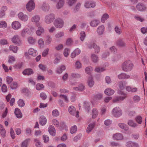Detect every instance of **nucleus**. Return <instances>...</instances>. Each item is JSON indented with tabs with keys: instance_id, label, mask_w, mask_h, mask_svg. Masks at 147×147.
<instances>
[{
	"instance_id": "obj_48",
	"label": "nucleus",
	"mask_w": 147,
	"mask_h": 147,
	"mask_svg": "<svg viewBox=\"0 0 147 147\" xmlns=\"http://www.w3.org/2000/svg\"><path fill=\"white\" fill-rule=\"evenodd\" d=\"M77 127L76 125L71 127L70 130L71 134H73L76 133L77 130Z\"/></svg>"
},
{
	"instance_id": "obj_9",
	"label": "nucleus",
	"mask_w": 147,
	"mask_h": 147,
	"mask_svg": "<svg viewBox=\"0 0 147 147\" xmlns=\"http://www.w3.org/2000/svg\"><path fill=\"white\" fill-rule=\"evenodd\" d=\"M68 111L69 113L71 115H76V117H79V112L78 111H76V108L74 106H70L69 107Z\"/></svg>"
},
{
	"instance_id": "obj_8",
	"label": "nucleus",
	"mask_w": 147,
	"mask_h": 147,
	"mask_svg": "<svg viewBox=\"0 0 147 147\" xmlns=\"http://www.w3.org/2000/svg\"><path fill=\"white\" fill-rule=\"evenodd\" d=\"M11 40L13 43L17 45H20L22 44L20 37L17 35H14L11 38Z\"/></svg>"
},
{
	"instance_id": "obj_61",
	"label": "nucleus",
	"mask_w": 147,
	"mask_h": 147,
	"mask_svg": "<svg viewBox=\"0 0 147 147\" xmlns=\"http://www.w3.org/2000/svg\"><path fill=\"white\" fill-rule=\"evenodd\" d=\"M64 35V32H58L55 35V37L56 38H59L62 37Z\"/></svg>"
},
{
	"instance_id": "obj_51",
	"label": "nucleus",
	"mask_w": 147,
	"mask_h": 147,
	"mask_svg": "<svg viewBox=\"0 0 147 147\" xmlns=\"http://www.w3.org/2000/svg\"><path fill=\"white\" fill-rule=\"evenodd\" d=\"M136 121L139 124H141L142 122V118L140 116L136 117L135 118Z\"/></svg>"
},
{
	"instance_id": "obj_35",
	"label": "nucleus",
	"mask_w": 147,
	"mask_h": 147,
	"mask_svg": "<svg viewBox=\"0 0 147 147\" xmlns=\"http://www.w3.org/2000/svg\"><path fill=\"white\" fill-rule=\"evenodd\" d=\"M52 37L50 35H47L46 38V40H45V43L47 45L50 44L52 41Z\"/></svg>"
},
{
	"instance_id": "obj_13",
	"label": "nucleus",
	"mask_w": 147,
	"mask_h": 147,
	"mask_svg": "<svg viewBox=\"0 0 147 147\" xmlns=\"http://www.w3.org/2000/svg\"><path fill=\"white\" fill-rule=\"evenodd\" d=\"M18 16L20 19L24 21H26L28 19V16L24 15L22 12L19 13L18 14Z\"/></svg>"
},
{
	"instance_id": "obj_45",
	"label": "nucleus",
	"mask_w": 147,
	"mask_h": 147,
	"mask_svg": "<svg viewBox=\"0 0 147 147\" xmlns=\"http://www.w3.org/2000/svg\"><path fill=\"white\" fill-rule=\"evenodd\" d=\"M59 97L60 98L63 99L66 102L68 103V99L67 96L66 95L64 94H60L59 96Z\"/></svg>"
},
{
	"instance_id": "obj_55",
	"label": "nucleus",
	"mask_w": 147,
	"mask_h": 147,
	"mask_svg": "<svg viewBox=\"0 0 147 147\" xmlns=\"http://www.w3.org/2000/svg\"><path fill=\"white\" fill-rule=\"evenodd\" d=\"M34 141L36 142L35 145L37 147H42V144L38 140L35 139Z\"/></svg>"
},
{
	"instance_id": "obj_38",
	"label": "nucleus",
	"mask_w": 147,
	"mask_h": 147,
	"mask_svg": "<svg viewBox=\"0 0 147 147\" xmlns=\"http://www.w3.org/2000/svg\"><path fill=\"white\" fill-rule=\"evenodd\" d=\"M127 123L129 125L133 127H136L137 126V124L132 120H129Z\"/></svg>"
},
{
	"instance_id": "obj_23",
	"label": "nucleus",
	"mask_w": 147,
	"mask_h": 147,
	"mask_svg": "<svg viewBox=\"0 0 147 147\" xmlns=\"http://www.w3.org/2000/svg\"><path fill=\"white\" fill-rule=\"evenodd\" d=\"M126 146L127 147H138V145L137 143L129 141L127 143Z\"/></svg>"
},
{
	"instance_id": "obj_46",
	"label": "nucleus",
	"mask_w": 147,
	"mask_h": 147,
	"mask_svg": "<svg viewBox=\"0 0 147 147\" xmlns=\"http://www.w3.org/2000/svg\"><path fill=\"white\" fill-rule=\"evenodd\" d=\"M93 69V68L91 66L87 67L85 69L86 72L87 74H90Z\"/></svg>"
},
{
	"instance_id": "obj_11",
	"label": "nucleus",
	"mask_w": 147,
	"mask_h": 147,
	"mask_svg": "<svg viewBox=\"0 0 147 147\" xmlns=\"http://www.w3.org/2000/svg\"><path fill=\"white\" fill-rule=\"evenodd\" d=\"M40 20V16L39 15H35L32 17L31 19V21L32 22H35L37 26H39L40 24L39 22Z\"/></svg>"
},
{
	"instance_id": "obj_3",
	"label": "nucleus",
	"mask_w": 147,
	"mask_h": 147,
	"mask_svg": "<svg viewBox=\"0 0 147 147\" xmlns=\"http://www.w3.org/2000/svg\"><path fill=\"white\" fill-rule=\"evenodd\" d=\"M119 94L121 95L120 96L116 97L113 100V102H114L123 100L127 97V94L123 92L120 91Z\"/></svg>"
},
{
	"instance_id": "obj_17",
	"label": "nucleus",
	"mask_w": 147,
	"mask_h": 147,
	"mask_svg": "<svg viewBox=\"0 0 147 147\" xmlns=\"http://www.w3.org/2000/svg\"><path fill=\"white\" fill-rule=\"evenodd\" d=\"M118 77L119 79H129L130 78V76L125 73H122L118 75Z\"/></svg>"
},
{
	"instance_id": "obj_50",
	"label": "nucleus",
	"mask_w": 147,
	"mask_h": 147,
	"mask_svg": "<svg viewBox=\"0 0 147 147\" xmlns=\"http://www.w3.org/2000/svg\"><path fill=\"white\" fill-rule=\"evenodd\" d=\"M18 104L19 106L22 107H23L25 105V103L24 101L21 99L19 100L18 102Z\"/></svg>"
},
{
	"instance_id": "obj_1",
	"label": "nucleus",
	"mask_w": 147,
	"mask_h": 147,
	"mask_svg": "<svg viewBox=\"0 0 147 147\" xmlns=\"http://www.w3.org/2000/svg\"><path fill=\"white\" fill-rule=\"evenodd\" d=\"M134 65L130 60L125 61L122 64L121 68L122 70L125 72L131 71L133 68Z\"/></svg>"
},
{
	"instance_id": "obj_20",
	"label": "nucleus",
	"mask_w": 147,
	"mask_h": 147,
	"mask_svg": "<svg viewBox=\"0 0 147 147\" xmlns=\"http://www.w3.org/2000/svg\"><path fill=\"white\" fill-rule=\"evenodd\" d=\"M96 124L95 122H93L89 124L86 129V131L87 133L90 132L94 128Z\"/></svg>"
},
{
	"instance_id": "obj_33",
	"label": "nucleus",
	"mask_w": 147,
	"mask_h": 147,
	"mask_svg": "<svg viewBox=\"0 0 147 147\" xmlns=\"http://www.w3.org/2000/svg\"><path fill=\"white\" fill-rule=\"evenodd\" d=\"M118 126L121 129L125 131H127L129 129V127H128L127 125L124 123H119L118 124Z\"/></svg>"
},
{
	"instance_id": "obj_39",
	"label": "nucleus",
	"mask_w": 147,
	"mask_h": 147,
	"mask_svg": "<svg viewBox=\"0 0 147 147\" xmlns=\"http://www.w3.org/2000/svg\"><path fill=\"white\" fill-rule=\"evenodd\" d=\"M30 140V139L28 138L23 142L21 144V147H27L28 143Z\"/></svg>"
},
{
	"instance_id": "obj_57",
	"label": "nucleus",
	"mask_w": 147,
	"mask_h": 147,
	"mask_svg": "<svg viewBox=\"0 0 147 147\" xmlns=\"http://www.w3.org/2000/svg\"><path fill=\"white\" fill-rule=\"evenodd\" d=\"M17 83L16 82H13L11 83L10 85V88L12 89H16L17 88Z\"/></svg>"
},
{
	"instance_id": "obj_14",
	"label": "nucleus",
	"mask_w": 147,
	"mask_h": 147,
	"mask_svg": "<svg viewBox=\"0 0 147 147\" xmlns=\"http://www.w3.org/2000/svg\"><path fill=\"white\" fill-rule=\"evenodd\" d=\"M105 28L103 25L98 27L96 30V32L99 35H102L105 31Z\"/></svg>"
},
{
	"instance_id": "obj_10",
	"label": "nucleus",
	"mask_w": 147,
	"mask_h": 147,
	"mask_svg": "<svg viewBox=\"0 0 147 147\" xmlns=\"http://www.w3.org/2000/svg\"><path fill=\"white\" fill-rule=\"evenodd\" d=\"M137 9L139 11H146V5L143 3H139L136 5Z\"/></svg>"
},
{
	"instance_id": "obj_62",
	"label": "nucleus",
	"mask_w": 147,
	"mask_h": 147,
	"mask_svg": "<svg viewBox=\"0 0 147 147\" xmlns=\"http://www.w3.org/2000/svg\"><path fill=\"white\" fill-rule=\"evenodd\" d=\"M15 61V59L14 57L13 56H10L9 57V60L8 62L9 63H12Z\"/></svg>"
},
{
	"instance_id": "obj_43",
	"label": "nucleus",
	"mask_w": 147,
	"mask_h": 147,
	"mask_svg": "<svg viewBox=\"0 0 147 147\" xmlns=\"http://www.w3.org/2000/svg\"><path fill=\"white\" fill-rule=\"evenodd\" d=\"M109 17V16L108 14L105 13L102 15L101 18V21L102 23H104L105 20H107Z\"/></svg>"
},
{
	"instance_id": "obj_40",
	"label": "nucleus",
	"mask_w": 147,
	"mask_h": 147,
	"mask_svg": "<svg viewBox=\"0 0 147 147\" xmlns=\"http://www.w3.org/2000/svg\"><path fill=\"white\" fill-rule=\"evenodd\" d=\"M86 36V34L84 31H82L80 32V38L82 42L84 41Z\"/></svg>"
},
{
	"instance_id": "obj_2",
	"label": "nucleus",
	"mask_w": 147,
	"mask_h": 147,
	"mask_svg": "<svg viewBox=\"0 0 147 147\" xmlns=\"http://www.w3.org/2000/svg\"><path fill=\"white\" fill-rule=\"evenodd\" d=\"M55 18V16L54 14L50 13L45 16L44 21L47 24H49L52 22Z\"/></svg>"
},
{
	"instance_id": "obj_47",
	"label": "nucleus",
	"mask_w": 147,
	"mask_h": 147,
	"mask_svg": "<svg viewBox=\"0 0 147 147\" xmlns=\"http://www.w3.org/2000/svg\"><path fill=\"white\" fill-rule=\"evenodd\" d=\"M18 47L13 45H10L9 47L10 50L12 51L14 53H16L18 51Z\"/></svg>"
},
{
	"instance_id": "obj_31",
	"label": "nucleus",
	"mask_w": 147,
	"mask_h": 147,
	"mask_svg": "<svg viewBox=\"0 0 147 147\" xmlns=\"http://www.w3.org/2000/svg\"><path fill=\"white\" fill-rule=\"evenodd\" d=\"M0 133L2 136L5 137V136L6 131L5 129L3 128V126L0 124Z\"/></svg>"
},
{
	"instance_id": "obj_27",
	"label": "nucleus",
	"mask_w": 147,
	"mask_h": 147,
	"mask_svg": "<svg viewBox=\"0 0 147 147\" xmlns=\"http://www.w3.org/2000/svg\"><path fill=\"white\" fill-rule=\"evenodd\" d=\"M88 84L90 87H92L94 85V82L92 77L90 76L89 77L88 80Z\"/></svg>"
},
{
	"instance_id": "obj_52",
	"label": "nucleus",
	"mask_w": 147,
	"mask_h": 147,
	"mask_svg": "<svg viewBox=\"0 0 147 147\" xmlns=\"http://www.w3.org/2000/svg\"><path fill=\"white\" fill-rule=\"evenodd\" d=\"M52 114L54 117H57L59 116V113L57 109H55L52 111Z\"/></svg>"
},
{
	"instance_id": "obj_36",
	"label": "nucleus",
	"mask_w": 147,
	"mask_h": 147,
	"mask_svg": "<svg viewBox=\"0 0 147 147\" xmlns=\"http://www.w3.org/2000/svg\"><path fill=\"white\" fill-rule=\"evenodd\" d=\"M84 106L86 111L88 112L90 110V104L88 102H85L84 103Z\"/></svg>"
},
{
	"instance_id": "obj_15",
	"label": "nucleus",
	"mask_w": 147,
	"mask_h": 147,
	"mask_svg": "<svg viewBox=\"0 0 147 147\" xmlns=\"http://www.w3.org/2000/svg\"><path fill=\"white\" fill-rule=\"evenodd\" d=\"M34 73L33 70L31 68H27L24 70L22 72L23 74L24 75H30Z\"/></svg>"
},
{
	"instance_id": "obj_58",
	"label": "nucleus",
	"mask_w": 147,
	"mask_h": 147,
	"mask_svg": "<svg viewBox=\"0 0 147 147\" xmlns=\"http://www.w3.org/2000/svg\"><path fill=\"white\" fill-rule=\"evenodd\" d=\"M71 76L74 78H79L81 77V75L76 73H74L71 74Z\"/></svg>"
},
{
	"instance_id": "obj_53",
	"label": "nucleus",
	"mask_w": 147,
	"mask_h": 147,
	"mask_svg": "<svg viewBox=\"0 0 147 147\" xmlns=\"http://www.w3.org/2000/svg\"><path fill=\"white\" fill-rule=\"evenodd\" d=\"M28 42L30 44H33L35 42V39L32 37H30L28 38Z\"/></svg>"
},
{
	"instance_id": "obj_63",
	"label": "nucleus",
	"mask_w": 147,
	"mask_h": 147,
	"mask_svg": "<svg viewBox=\"0 0 147 147\" xmlns=\"http://www.w3.org/2000/svg\"><path fill=\"white\" fill-rule=\"evenodd\" d=\"M49 51V49L48 48H47L45 49L42 53V56L43 57H45L47 55H48V52Z\"/></svg>"
},
{
	"instance_id": "obj_49",
	"label": "nucleus",
	"mask_w": 147,
	"mask_h": 147,
	"mask_svg": "<svg viewBox=\"0 0 147 147\" xmlns=\"http://www.w3.org/2000/svg\"><path fill=\"white\" fill-rule=\"evenodd\" d=\"M75 67L78 69H80L82 67V64L79 61H77L76 62Z\"/></svg>"
},
{
	"instance_id": "obj_18",
	"label": "nucleus",
	"mask_w": 147,
	"mask_h": 147,
	"mask_svg": "<svg viewBox=\"0 0 147 147\" xmlns=\"http://www.w3.org/2000/svg\"><path fill=\"white\" fill-rule=\"evenodd\" d=\"M14 113L17 117L18 118H21L22 117V115L20 110L18 108L15 109Z\"/></svg>"
},
{
	"instance_id": "obj_26",
	"label": "nucleus",
	"mask_w": 147,
	"mask_h": 147,
	"mask_svg": "<svg viewBox=\"0 0 147 147\" xmlns=\"http://www.w3.org/2000/svg\"><path fill=\"white\" fill-rule=\"evenodd\" d=\"M49 131L50 134L52 136H54L55 133V129L54 127L50 125L49 126Z\"/></svg>"
},
{
	"instance_id": "obj_22",
	"label": "nucleus",
	"mask_w": 147,
	"mask_h": 147,
	"mask_svg": "<svg viewBox=\"0 0 147 147\" xmlns=\"http://www.w3.org/2000/svg\"><path fill=\"white\" fill-rule=\"evenodd\" d=\"M45 30L44 28L41 26H39L38 30L36 31V33L37 35L40 36L42 33L44 32Z\"/></svg>"
},
{
	"instance_id": "obj_24",
	"label": "nucleus",
	"mask_w": 147,
	"mask_h": 147,
	"mask_svg": "<svg viewBox=\"0 0 147 147\" xmlns=\"http://www.w3.org/2000/svg\"><path fill=\"white\" fill-rule=\"evenodd\" d=\"M100 23V21L97 20H94L90 22V25L92 27H96Z\"/></svg>"
},
{
	"instance_id": "obj_54",
	"label": "nucleus",
	"mask_w": 147,
	"mask_h": 147,
	"mask_svg": "<svg viewBox=\"0 0 147 147\" xmlns=\"http://www.w3.org/2000/svg\"><path fill=\"white\" fill-rule=\"evenodd\" d=\"M115 30L116 33L119 35L121 34L122 32L121 28L117 26H116L115 27Z\"/></svg>"
},
{
	"instance_id": "obj_42",
	"label": "nucleus",
	"mask_w": 147,
	"mask_h": 147,
	"mask_svg": "<svg viewBox=\"0 0 147 147\" xmlns=\"http://www.w3.org/2000/svg\"><path fill=\"white\" fill-rule=\"evenodd\" d=\"M105 70V69L103 67H97L95 69V71L96 72L100 73L103 72Z\"/></svg>"
},
{
	"instance_id": "obj_16",
	"label": "nucleus",
	"mask_w": 147,
	"mask_h": 147,
	"mask_svg": "<svg viewBox=\"0 0 147 147\" xmlns=\"http://www.w3.org/2000/svg\"><path fill=\"white\" fill-rule=\"evenodd\" d=\"M116 44L117 45L122 47H125L126 46V44L123 39L121 38L119 39L117 41Z\"/></svg>"
},
{
	"instance_id": "obj_5",
	"label": "nucleus",
	"mask_w": 147,
	"mask_h": 147,
	"mask_svg": "<svg viewBox=\"0 0 147 147\" xmlns=\"http://www.w3.org/2000/svg\"><path fill=\"white\" fill-rule=\"evenodd\" d=\"M35 8V4L33 0H30L26 5V8L28 11H31L34 10Z\"/></svg>"
},
{
	"instance_id": "obj_56",
	"label": "nucleus",
	"mask_w": 147,
	"mask_h": 147,
	"mask_svg": "<svg viewBox=\"0 0 147 147\" xmlns=\"http://www.w3.org/2000/svg\"><path fill=\"white\" fill-rule=\"evenodd\" d=\"M7 27V24L4 21L0 22V28H5Z\"/></svg>"
},
{
	"instance_id": "obj_32",
	"label": "nucleus",
	"mask_w": 147,
	"mask_h": 147,
	"mask_svg": "<svg viewBox=\"0 0 147 147\" xmlns=\"http://www.w3.org/2000/svg\"><path fill=\"white\" fill-rule=\"evenodd\" d=\"M28 52L30 55L34 57L36 56L37 55V51L32 48L28 50Z\"/></svg>"
},
{
	"instance_id": "obj_37",
	"label": "nucleus",
	"mask_w": 147,
	"mask_h": 147,
	"mask_svg": "<svg viewBox=\"0 0 147 147\" xmlns=\"http://www.w3.org/2000/svg\"><path fill=\"white\" fill-rule=\"evenodd\" d=\"M98 112L97 109L96 108H94L92 111V117L93 119L95 118L97 116Z\"/></svg>"
},
{
	"instance_id": "obj_6",
	"label": "nucleus",
	"mask_w": 147,
	"mask_h": 147,
	"mask_svg": "<svg viewBox=\"0 0 147 147\" xmlns=\"http://www.w3.org/2000/svg\"><path fill=\"white\" fill-rule=\"evenodd\" d=\"M112 113L113 115L116 117H119L122 114V111L118 107H116L114 108L112 111Z\"/></svg>"
},
{
	"instance_id": "obj_59",
	"label": "nucleus",
	"mask_w": 147,
	"mask_h": 147,
	"mask_svg": "<svg viewBox=\"0 0 147 147\" xmlns=\"http://www.w3.org/2000/svg\"><path fill=\"white\" fill-rule=\"evenodd\" d=\"M133 99L134 101L138 102L140 100V98L138 96L135 95L133 97Z\"/></svg>"
},
{
	"instance_id": "obj_34",
	"label": "nucleus",
	"mask_w": 147,
	"mask_h": 147,
	"mask_svg": "<svg viewBox=\"0 0 147 147\" xmlns=\"http://www.w3.org/2000/svg\"><path fill=\"white\" fill-rule=\"evenodd\" d=\"M126 84L127 83L124 81L119 82V85L120 89L121 90L124 89Z\"/></svg>"
},
{
	"instance_id": "obj_4",
	"label": "nucleus",
	"mask_w": 147,
	"mask_h": 147,
	"mask_svg": "<svg viewBox=\"0 0 147 147\" xmlns=\"http://www.w3.org/2000/svg\"><path fill=\"white\" fill-rule=\"evenodd\" d=\"M39 7L43 11L46 12L49 11L50 9L49 4L46 2H44L41 3Z\"/></svg>"
},
{
	"instance_id": "obj_19",
	"label": "nucleus",
	"mask_w": 147,
	"mask_h": 147,
	"mask_svg": "<svg viewBox=\"0 0 147 147\" xmlns=\"http://www.w3.org/2000/svg\"><path fill=\"white\" fill-rule=\"evenodd\" d=\"M20 24L17 21L13 22L12 24V27L15 30L18 29L20 28Z\"/></svg>"
},
{
	"instance_id": "obj_28",
	"label": "nucleus",
	"mask_w": 147,
	"mask_h": 147,
	"mask_svg": "<svg viewBox=\"0 0 147 147\" xmlns=\"http://www.w3.org/2000/svg\"><path fill=\"white\" fill-rule=\"evenodd\" d=\"M113 137L116 140H120L123 139V136L120 133H117L114 135Z\"/></svg>"
},
{
	"instance_id": "obj_12",
	"label": "nucleus",
	"mask_w": 147,
	"mask_h": 147,
	"mask_svg": "<svg viewBox=\"0 0 147 147\" xmlns=\"http://www.w3.org/2000/svg\"><path fill=\"white\" fill-rule=\"evenodd\" d=\"M84 6L86 8H90L91 7L94 8L96 6V4L94 2L88 1L85 2Z\"/></svg>"
},
{
	"instance_id": "obj_30",
	"label": "nucleus",
	"mask_w": 147,
	"mask_h": 147,
	"mask_svg": "<svg viewBox=\"0 0 147 147\" xmlns=\"http://www.w3.org/2000/svg\"><path fill=\"white\" fill-rule=\"evenodd\" d=\"M39 123L42 125H45L47 122V119L44 116L40 117L39 119Z\"/></svg>"
},
{
	"instance_id": "obj_44",
	"label": "nucleus",
	"mask_w": 147,
	"mask_h": 147,
	"mask_svg": "<svg viewBox=\"0 0 147 147\" xmlns=\"http://www.w3.org/2000/svg\"><path fill=\"white\" fill-rule=\"evenodd\" d=\"M44 88V86L43 84L38 83L36 84V90H40Z\"/></svg>"
},
{
	"instance_id": "obj_41",
	"label": "nucleus",
	"mask_w": 147,
	"mask_h": 147,
	"mask_svg": "<svg viewBox=\"0 0 147 147\" xmlns=\"http://www.w3.org/2000/svg\"><path fill=\"white\" fill-rule=\"evenodd\" d=\"M93 48L94 49L95 53H98L100 51V48L99 46L96 44H93Z\"/></svg>"
},
{
	"instance_id": "obj_60",
	"label": "nucleus",
	"mask_w": 147,
	"mask_h": 147,
	"mask_svg": "<svg viewBox=\"0 0 147 147\" xmlns=\"http://www.w3.org/2000/svg\"><path fill=\"white\" fill-rule=\"evenodd\" d=\"M40 96L42 99L43 100H45L47 97V96L46 94L44 92H41L40 95Z\"/></svg>"
},
{
	"instance_id": "obj_29",
	"label": "nucleus",
	"mask_w": 147,
	"mask_h": 147,
	"mask_svg": "<svg viewBox=\"0 0 147 147\" xmlns=\"http://www.w3.org/2000/svg\"><path fill=\"white\" fill-rule=\"evenodd\" d=\"M64 4V0H59L57 5L56 7L58 9H60L62 7Z\"/></svg>"
},
{
	"instance_id": "obj_25",
	"label": "nucleus",
	"mask_w": 147,
	"mask_h": 147,
	"mask_svg": "<svg viewBox=\"0 0 147 147\" xmlns=\"http://www.w3.org/2000/svg\"><path fill=\"white\" fill-rule=\"evenodd\" d=\"M115 91L114 90L111 88H108L106 89L105 91L104 92L105 94L107 95H111L113 94L114 93Z\"/></svg>"
},
{
	"instance_id": "obj_64",
	"label": "nucleus",
	"mask_w": 147,
	"mask_h": 147,
	"mask_svg": "<svg viewBox=\"0 0 147 147\" xmlns=\"http://www.w3.org/2000/svg\"><path fill=\"white\" fill-rule=\"evenodd\" d=\"M77 0H67V3L70 6L72 5Z\"/></svg>"
},
{
	"instance_id": "obj_21",
	"label": "nucleus",
	"mask_w": 147,
	"mask_h": 147,
	"mask_svg": "<svg viewBox=\"0 0 147 147\" xmlns=\"http://www.w3.org/2000/svg\"><path fill=\"white\" fill-rule=\"evenodd\" d=\"M91 58L92 61L94 63H97L98 61V57L94 54L92 53L91 54Z\"/></svg>"
},
{
	"instance_id": "obj_7",
	"label": "nucleus",
	"mask_w": 147,
	"mask_h": 147,
	"mask_svg": "<svg viewBox=\"0 0 147 147\" xmlns=\"http://www.w3.org/2000/svg\"><path fill=\"white\" fill-rule=\"evenodd\" d=\"M54 24L57 28H61L63 26L64 22L62 20L58 18L55 20Z\"/></svg>"
}]
</instances>
